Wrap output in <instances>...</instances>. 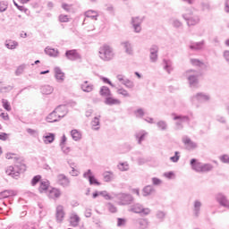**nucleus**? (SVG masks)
I'll return each mask as SVG.
<instances>
[{
  "mask_svg": "<svg viewBox=\"0 0 229 229\" xmlns=\"http://www.w3.org/2000/svg\"><path fill=\"white\" fill-rule=\"evenodd\" d=\"M116 78L118 81L122 83V85H124V87H126V89H133V87H135V83H133L132 81L124 78L123 75H117Z\"/></svg>",
  "mask_w": 229,
  "mask_h": 229,
  "instance_id": "nucleus-13",
  "label": "nucleus"
},
{
  "mask_svg": "<svg viewBox=\"0 0 229 229\" xmlns=\"http://www.w3.org/2000/svg\"><path fill=\"white\" fill-rule=\"evenodd\" d=\"M184 76L187 78L190 87L196 88L199 83V72L194 70H188L185 72Z\"/></svg>",
  "mask_w": 229,
  "mask_h": 229,
  "instance_id": "nucleus-4",
  "label": "nucleus"
},
{
  "mask_svg": "<svg viewBox=\"0 0 229 229\" xmlns=\"http://www.w3.org/2000/svg\"><path fill=\"white\" fill-rule=\"evenodd\" d=\"M152 182L154 185H160V183H162V181L157 177L152 178Z\"/></svg>",
  "mask_w": 229,
  "mask_h": 229,
  "instance_id": "nucleus-64",
  "label": "nucleus"
},
{
  "mask_svg": "<svg viewBox=\"0 0 229 229\" xmlns=\"http://www.w3.org/2000/svg\"><path fill=\"white\" fill-rule=\"evenodd\" d=\"M204 45H205V41L193 43L190 45V49H192L193 51H199L200 49H203Z\"/></svg>",
  "mask_w": 229,
  "mask_h": 229,
  "instance_id": "nucleus-33",
  "label": "nucleus"
},
{
  "mask_svg": "<svg viewBox=\"0 0 229 229\" xmlns=\"http://www.w3.org/2000/svg\"><path fill=\"white\" fill-rule=\"evenodd\" d=\"M157 126L162 131H165V130H167V123L165 121H159V122H157Z\"/></svg>",
  "mask_w": 229,
  "mask_h": 229,
  "instance_id": "nucleus-41",
  "label": "nucleus"
},
{
  "mask_svg": "<svg viewBox=\"0 0 229 229\" xmlns=\"http://www.w3.org/2000/svg\"><path fill=\"white\" fill-rule=\"evenodd\" d=\"M121 46L123 47L126 55H133V47L130 41H123L121 43Z\"/></svg>",
  "mask_w": 229,
  "mask_h": 229,
  "instance_id": "nucleus-21",
  "label": "nucleus"
},
{
  "mask_svg": "<svg viewBox=\"0 0 229 229\" xmlns=\"http://www.w3.org/2000/svg\"><path fill=\"white\" fill-rule=\"evenodd\" d=\"M85 16L88 19H92V20L98 21V17H99V14L96 11L89 10L85 13Z\"/></svg>",
  "mask_w": 229,
  "mask_h": 229,
  "instance_id": "nucleus-31",
  "label": "nucleus"
},
{
  "mask_svg": "<svg viewBox=\"0 0 229 229\" xmlns=\"http://www.w3.org/2000/svg\"><path fill=\"white\" fill-rule=\"evenodd\" d=\"M156 216L162 223V221H164V219H165V212L157 211V214H156Z\"/></svg>",
  "mask_w": 229,
  "mask_h": 229,
  "instance_id": "nucleus-47",
  "label": "nucleus"
},
{
  "mask_svg": "<svg viewBox=\"0 0 229 229\" xmlns=\"http://www.w3.org/2000/svg\"><path fill=\"white\" fill-rule=\"evenodd\" d=\"M117 94H119L120 96H123V98H130V93H128V90L120 88L117 89Z\"/></svg>",
  "mask_w": 229,
  "mask_h": 229,
  "instance_id": "nucleus-43",
  "label": "nucleus"
},
{
  "mask_svg": "<svg viewBox=\"0 0 229 229\" xmlns=\"http://www.w3.org/2000/svg\"><path fill=\"white\" fill-rule=\"evenodd\" d=\"M61 149H62L63 153H64V155L71 153V148L65 147V145H62Z\"/></svg>",
  "mask_w": 229,
  "mask_h": 229,
  "instance_id": "nucleus-58",
  "label": "nucleus"
},
{
  "mask_svg": "<svg viewBox=\"0 0 229 229\" xmlns=\"http://www.w3.org/2000/svg\"><path fill=\"white\" fill-rule=\"evenodd\" d=\"M99 194L100 196H103L105 199H112V196H110V194H108L106 191H99Z\"/></svg>",
  "mask_w": 229,
  "mask_h": 229,
  "instance_id": "nucleus-57",
  "label": "nucleus"
},
{
  "mask_svg": "<svg viewBox=\"0 0 229 229\" xmlns=\"http://www.w3.org/2000/svg\"><path fill=\"white\" fill-rule=\"evenodd\" d=\"M81 88L83 92H92V90H94V85L89 83L87 81L81 84Z\"/></svg>",
  "mask_w": 229,
  "mask_h": 229,
  "instance_id": "nucleus-28",
  "label": "nucleus"
},
{
  "mask_svg": "<svg viewBox=\"0 0 229 229\" xmlns=\"http://www.w3.org/2000/svg\"><path fill=\"white\" fill-rule=\"evenodd\" d=\"M47 123H58L60 121V117H58L57 113L54 110L47 116Z\"/></svg>",
  "mask_w": 229,
  "mask_h": 229,
  "instance_id": "nucleus-25",
  "label": "nucleus"
},
{
  "mask_svg": "<svg viewBox=\"0 0 229 229\" xmlns=\"http://www.w3.org/2000/svg\"><path fill=\"white\" fill-rule=\"evenodd\" d=\"M136 117H144V110L142 108L138 109L136 112Z\"/></svg>",
  "mask_w": 229,
  "mask_h": 229,
  "instance_id": "nucleus-60",
  "label": "nucleus"
},
{
  "mask_svg": "<svg viewBox=\"0 0 229 229\" xmlns=\"http://www.w3.org/2000/svg\"><path fill=\"white\" fill-rule=\"evenodd\" d=\"M53 90H55V89H53V86L45 85L41 87V93L45 94L46 96H49V94H53Z\"/></svg>",
  "mask_w": 229,
  "mask_h": 229,
  "instance_id": "nucleus-34",
  "label": "nucleus"
},
{
  "mask_svg": "<svg viewBox=\"0 0 229 229\" xmlns=\"http://www.w3.org/2000/svg\"><path fill=\"white\" fill-rule=\"evenodd\" d=\"M91 126H92L93 130H99V127H98V126H99V118L98 117L96 116L93 119V121L91 122Z\"/></svg>",
  "mask_w": 229,
  "mask_h": 229,
  "instance_id": "nucleus-45",
  "label": "nucleus"
},
{
  "mask_svg": "<svg viewBox=\"0 0 229 229\" xmlns=\"http://www.w3.org/2000/svg\"><path fill=\"white\" fill-rule=\"evenodd\" d=\"M146 135H148L146 131H140L139 132H136L135 137L138 140L139 144H142V140L146 139Z\"/></svg>",
  "mask_w": 229,
  "mask_h": 229,
  "instance_id": "nucleus-30",
  "label": "nucleus"
},
{
  "mask_svg": "<svg viewBox=\"0 0 229 229\" xmlns=\"http://www.w3.org/2000/svg\"><path fill=\"white\" fill-rule=\"evenodd\" d=\"M60 22H69V16L65 14L59 15Z\"/></svg>",
  "mask_w": 229,
  "mask_h": 229,
  "instance_id": "nucleus-55",
  "label": "nucleus"
},
{
  "mask_svg": "<svg viewBox=\"0 0 229 229\" xmlns=\"http://www.w3.org/2000/svg\"><path fill=\"white\" fill-rule=\"evenodd\" d=\"M210 99V96L205 94V93H197L193 98L192 101L193 103L195 101H199V103H205V101H208Z\"/></svg>",
  "mask_w": 229,
  "mask_h": 229,
  "instance_id": "nucleus-16",
  "label": "nucleus"
},
{
  "mask_svg": "<svg viewBox=\"0 0 229 229\" xmlns=\"http://www.w3.org/2000/svg\"><path fill=\"white\" fill-rule=\"evenodd\" d=\"M104 182H112L114 178V174L112 172H105L103 174Z\"/></svg>",
  "mask_w": 229,
  "mask_h": 229,
  "instance_id": "nucleus-40",
  "label": "nucleus"
},
{
  "mask_svg": "<svg viewBox=\"0 0 229 229\" xmlns=\"http://www.w3.org/2000/svg\"><path fill=\"white\" fill-rule=\"evenodd\" d=\"M150 62L153 64L157 63L158 60V54L152 53L149 55Z\"/></svg>",
  "mask_w": 229,
  "mask_h": 229,
  "instance_id": "nucleus-53",
  "label": "nucleus"
},
{
  "mask_svg": "<svg viewBox=\"0 0 229 229\" xmlns=\"http://www.w3.org/2000/svg\"><path fill=\"white\" fill-rule=\"evenodd\" d=\"M57 183L62 187H69V185H71V181L65 174H60L57 175Z\"/></svg>",
  "mask_w": 229,
  "mask_h": 229,
  "instance_id": "nucleus-15",
  "label": "nucleus"
},
{
  "mask_svg": "<svg viewBox=\"0 0 229 229\" xmlns=\"http://www.w3.org/2000/svg\"><path fill=\"white\" fill-rule=\"evenodd\" d=\"M8 8V5H6L4 3L0 2V12H6V9Z\"/></svg>",
  "mask_w": 229,
  "mask_h": 229,
  "instance_id": "nucleus-63",
  "label": "nucleus"
},
{
  "mask_svg": "<svg viewBox=\"0 0 229 229\" xmlns=\"http://www.w3.org/2000/svg\"><path fill=\"white\" fill-rule=\"evenodd\" d=\"M83 178H88L90 185H101L98 179L92 175V170L89 169L83 174Z\"/></svg>",
  "mask_w": 229,
  "mask_h": 229,
  "instance_id": "nucleus-11",
  "label": "nucleus"
},
{
  "mask_svg": "<svg viewBox=\"0 0 229 229\" xmlns=\"http://www.w3.org/2000/svg\"><path fill=\"white\" fill-rule=\"evenodd\" d=\"M47 189H49V182L48 181H42L40 182V185H39V188H38L39 192L42 193V192L47 191Z\"/></svg>",
  "mask_w": 229,
  "mask_h": 229,
  "instance_id": "nucleus-39",
  "label": "nucleus"
},
{
  "mask_svg": "<svg viewBox=\"0 0 229 229\" xmlns=\"http://www.w3.org/2000/svg\"><path fill=\"white\" fill-rule=\"evenodd\" d=\"M138 224L140 229H148V226H149V221L148 220V218L140 219L138 221Z\"/></svg>",
  "mask_w": 229,
  "mask_h": 229,
  "instance_id": "nucleus-36",
  "label": "nucleus"
},
{
  "mask_svg": "<svg viewBox=\"0 0 229 229\" xmlns=\"http://www.w3.org/2000/svg\"><path fill=\"white\" fill-rule=\"evenodd\" d=\"M55 77L57 80L58 83H62L64 82V80H65V73L62 72V69H60V67H55Z\"/></svg>",
  "mask_w": 229,
  "mask_h": 229,
  "instance_id": "nucleus-17",
  "label": "nucleus"
},
{
  "mask_svg": "<svg viewBox=\"0 0 229 229\" xmlns=\"http://www.w3.org/2000/svg\"><path fill=\"white\" fill-rule=\"evenodd\" d=\"M131 24L135 33H140L142 31V27L140 26L142 24V19L134 17L131 19Z\"/></svg>",
  "mask_w": 229,
  "mask_h": 229,
  "instance_id": "nucleus-14",
  "label": "nucleus"
},
{
  "mask_svg": "<svg viewBox=\"0 0 229 229\" xmlns=\"http://www.w3.org/2000/svg\"><path fill=\"white\" fill-rule=\"evenodd\" d=\"M174 116V121H177L175 123L176 130H182L183 129V123H189L191 119L187 115L176 114H172Z\"/></svg>",
  "mask_w": 229,
  "mask_h": 229,
  "instance_id": "nucleus-7",
  "label": "nucleus"
},
{
  "mask_svg": "<svg viewBox=\"0 0 229 229\" xmlns=\"http://www.w3.org/2000/svg\"><path fill=\"white\" fill-rule=\"evenodd\" d=\"M71 135L72 139H73L75 141L81 140V132L78 131V130H72Z\"/></svg>",
  "mask_w": 229,
  "mask_h": 229,
  "instance_id": "nucleus-37",
  "label": "nucleus"
},
{
  "mask_svg": "<svg viewBox=\"0 0 229 229\" xmlns=\"http://www.w3.org/2000/svg\"><path fill=\"white\" fill-rule=\"evenodd\" d=\"M129 210L134 214H142L143 216H149L151 214V209L149 208H144V206L139 203L131 206Z\"/></svg>",
  "mask_w": 229,
  "mask_h": 229,
  "instance_id": "nucleus-6",
  "label": "nucleus"
},
{
  "mask_svg": "<svg viewBox=\"0 0 229 229\" xmlns=\"http://www.w3.org/2000/svg\"><path fill=\"white\" fill-rule=\"evenodd\" d=\"M41 178H42V176H40V175L34 176L31 180L32 187H35V185H37V183H38V182H40Z\"/></svg>",
  "mask_w": 229,
  "mask_h": 229,
  "instance_id": "nucleus-49",
  "label": "nucleus"
},
{
  "mask_svg": "<svg viewBox=\"0 0 229 229\" xmlns=\"http://www.w3.org/2000/svg\"><path fill=\"white\" fill-rule=\"evenodd\" d=\"M149 53L150 54H158V46L157 45H152L149 48Z\"/></svg>",
  "mask_w": 229,
  "mask_h": 229,
  "instance_id": "nucleus-56",
  "label": "nucleus"
},
{
  "mask_svg": "<svg viewBox=\"0 0 229 229\" xmlns=\"http://www.w3.org/2000/svg\"><path fill=\"white\" fill-rule=\"evenodd\" d=\"M55 114H57V116L59 119H63V117H65L67 115V106H59L55 109Z\"/></svg>",
  "mask_w": 229,
  "mask_h": 229,
  "instance_id": "nucleus-18",
  "label": "nucleus"
},
{
  "mask_svg": "<svg viewBox=\"0 0 229 229\" xmlns=\"http://www.w3.org/2000/svg\"><path fill=\"white\" fill-rule=\"evenodd\" d=\"M106 208L112 214H115V212H117V208L110 202L106 204Z\"/></svg>",
  "mask_w": 229,
  "mask_h": 229,
  "instance_id": "nucleus-48",
  "label": "nucleus"
},
{
  "mask_svg": "<svg viewBox=\"0 0 229 229\" xmlns=\"http://www.w3.org/2000/svg\"><path fill=\"white\" fill-rule=\"evenodd\" d=\"M0 140H8V133L1 132L0 133Z\"/></svg>",
  "mask_w": 229,
  "mask_h": 229,
  "instance_id": "nucleus-62",
  "label": "nucleus"
},
{
  "mask_svg": "<svg viewBox=\"0 0 229 229\" xmlns=\"http://www.w3.org/2000/svg\"><path fill=\"white\" fill-rule=\"evenodd\" d=\"M6 158L8 160H13L14 166H9L6 168L5 173L8 174V176H12V178H14L17 180L19 176H21V173H24L26 171V165L22 163V159L21 157H15V154L13 153H7Z\"/></svg>",
  "mask_w": 229,
  "mask_h": 229,
  "instance_id": "nucleus-1",
  "label": "nucleus"
},
{
  "mask_svg": "<svg viewBox=\"0 0 229 229\" xmlns=\"http://www.w3.org/2000/svg\"><path fill=\"white\" fill-rule=\"evenodd\" d=\"M99 58L104 62H110V60H114L115 56V53H114V48L108 45H104L99 48Z\"/></svg>",
  "mask_w": 229,
  "mask_h": 229,
  "instance_id": "nucleus-3",
  "label": "nucleus"
},
{
  "mask_svg": "<svg viewBox=\"0 0 229 229\" xmlns=\"http://www.w3.org/2000/svg\"><path fill=\"white\" fill-rule=\"evenodd\" d=\"M10 196H17V192L13 190H5L0 192V199H4L6 198H10Z\"/></svg>",
  "mask_w": 229,
  "mask_h": 229,
  "instance_id": "nucleus-24",
  "label": "nucleus"
},
{
  "mask_svg": "<svg viewBox=\"0 0 229 229\" xmlns=\"http://www.w3.org/2000/svg\"><path fill=\"white\" fill-rule=\"evenodd\" d=\"M24 69H26L25 65H20L15 71L16 76H21L24 72Z\"/></svg>",
  "mask_w": 229,
  "mask_h": 229,
  "instance_id": "nucleus-50",
  "label": "nucleus"
},
{
  "mask_svg": "<svg viewBox=\"0 0 229 229\" xmlns=\"http://www.w3.org/2000/svg\"><path fill=\"white\" fill-rule=\"evenodd\" d=\"M2 105L4 110H6L7 112H12V106H10V102H8V100L3 98Z\"/></svg>",
  "mask_w": 229,
  "mask_h": 229,
  "instance_id": "nucleus-42",
  "label": "nucleus"
},
{
  "mask_svg": "<svg viewBox=\"0 0 229 229\" xmlns=\"http://www.w3.org/2000/svg\"><path fill=\"white\" fill-rule=\"evenodd\" d=\"M216 201L221 205V207H225V208H229V200L223 193H217L216 196Z\"/></svg>",
  "mask_w": 229,
  "mask_h": 229,
  "instance_id": "nucleus-12",
  "label": "nucleus"
},
{
  "mask_svg": "<svg viewBox=\"0 0 229 229\" xmlns=\"http://www.w3.org/2000/svg\"><path fill=\"white\" fill-rule=\"evenodd\" d=\"M80 221H81V219L80 218V216L76 214V213H72L70 216V225L71 226L76 227L78 226V225H80Z\"/></svg>",
  "mask_w": 229,
  "mask_h": 229,
  "instance_id": "nucleus-22",
  "label": "nucleus"
},
{
  "mask_svg": "<svg viewBox=\"0 0 229 229\" xmlns=\"http://www.w3.org/2000/svg\"><path fill=\"white\" fill-rule=\"evenodd\" d=\"M118 169L120 171H128V169H130V165H128V162L120 163L118 165Z\"/></svg>",
  "mask_w": 229,
  "mask_h": 229,
  "instance_id": "nucleus-44",
  "label": "nucleus"
},
{
  "mask_svg": "<svg viewBox=\"0 0 229 229\" xmlns=\"http://www.w3.org/2000/svg\"><path fill=\"white\" fill-rule=\"evenodd\" d=\"M163 65H164V70L166 71L168 74H171V72H173L174 68H173L172 60L164 59Z\"/></svg>",
  "mask_w": 229,
  "mask_h": 229,
  "instance_id": "nucleus-23",
  "label": "nucleus"
},
{
  "mask_svg": "<svg viewBox=\"0 0 229 229\" xmlns=\"http://www.w3.org/2000/svg\"><path fill=\"white\" fill-rule=\"evenodd\" d=\"M191 64H192L193 65H196L197 67H201V65H203V62L198 59H191Z\"/></svg>",
  "mask_w": 229,
  "mask_h": 229,
  "instance_id": "nucleus-54",
  "label": "nucleus"
},
{
  "mask_svg": "<svg viewBox=\"0 0 229 229\" xmlns=\"http://www.w3.org/2000/svg\"><path fill=\"white\" fill-rule=\"evenodd\" d=\"M65 56L67 60H71V62H76V60H81V55L78 53L76 49L67 50L65 52Z\"/></svg>",
  "mask_w": 229,
  "mask_h": 229,
  "instance_id": "nucleus-9",
  "label": "nucleus"
},
{
  "mask_svg": "<svg viewBox=\"0 0 229 229\" xmlns=\"http://www.w3.org/2000/svg\"><path fill=\"white\" fill-rule=\"evenodd\" d=\"M202 203L199 200H195L193 202V215L195 217H199V214H201V207Z\"/></svg>",
  "mask_w": 229,
  "mask_h": 229,
  "instance_id": "nucleus-19",
  "label": "nucleus"
},
{
  "mask_svg": "<svg viewBox=\"0 0 229 229\" xmlns=\"http://www.w3.org/2000/svg\"><path fill=\"white\" fill-rule=\"evenodd\" d=\"M182 19L187 21L188 26H196L199 24V16L193 15L192 11L189 10L187 13L182 14Z\"/></svg>",
  "mask_w": 229,
  "mask_h": 229,
  "instance_id": "nucleus-5",
  "label": "nucleus"
},
{
  "mask_svg": "<svg viewBox=\"0 0 229 229\" xmlns=\"http://www.w3.org/2000/svg\"><path fill=\"white\" fill-rule=\"evenodd\" d=\"M46 55H48V56H53L54 58H56L58 56V50L55 48H51L49 47H47L45 48Z\"/></svg>",
  "mask_w": 229,
  "mask_h": 229,
  "instance_id": "nucleus-32",
  "label": "nucleus"
},
{
  "mask_svg": "<svg viewBox=\"0 0 229 229\" xmlns=\"http://www.w3.org/2000/svg\"><path fill=\"white\" fill-rule=\"evenodd\" d=\"M170 21H171V23L174 26V28H181L182 23H181V21L179 20L172 19Z\"/></svg>",
  "mask_w": 229,
  "mask_h": 229,
  "instance_id": "nucleus-51",
  "label": "nucleus"
},
{
  "mask_svg": "<svg viewBox=\"0 0 229 229\" xmlns=\"http://www.w3.org/2000/svg\"><path fill=\"white\" fill-rule=\"evenodd\" d=\"M62 196V192H60V190L54 188L49 191L48 197L51 199H57V198H60Z\"/></svg>",
  "mask_w": 229,
  "mask_h": 229,
  "instance_id": "nucleus-26",
  "label": "nucleus"
},
{
  "mask_svg": "<svg viewBox=\"0 0 229 229\" xmlns=\"http://www.w3.org/2000/svg\"><path fill=\"white\" fill-rule=\"evenodd\" d=\"M124 225H126V219L118 218L117 226H124Z\"/></svg>",
  "mask_w": 229,
  "mask_h": 229,
  "instance_id": "nucleus-61",
  "label": "nucleus"
},
{
  "mask_svg": "<svg viewBox=\"0 0 229 229\" xmlns=\"http://www.w3.org/2000/svg\"><path fill=\"white\" fill-rule=\"evenodd\" d=\"M65 218V210L64 209V206L58 205L55 209V219L57 223H64V219Z\"/></svg>",
  "mask_w": 229,
  "mask_h": 229,
  "instance_id": "nucleus-10",
  "label": "nucleus"
},
{
  "mask_svg": "<svg viewBox=\"0 0 229 229\" xmlns=\"http://www.w3.org/2000/svg\"><path fill=\"white\" fill-rule=\"evenodd\" d=\"M99 94L100 96H104L105 98H109V96H112V92L110 91V89L106 86H103L100 89Z\"/></svg>",
  "mask_w": 229,
  "mask_h": 229,
  "instance_id": "nucleus-35",
  "label": "nucleus"
},
{
  "mask_svg": "<svg viewBox=\"0 0 229 229\" xmlns=\"http://www.w3.org/2000/svg\"><path fill=\"white\" fill-rule=\"evenodd\" d=\"M119 205H131L133 201V196L126 193H120L117 195Z\"/></svg>",
  "mask_w": 229,
  "mask_h": 229,
  "instance_id": "nucleus-8",
  "label": "nucleus"
},
{
  "mask_svg": "<svg viewBox=\"0 0 229 229\" xmlns=\"http://www.w3.org/2000/svg\"><path fill=\"white\" fill-rule=\"evenodd\" d=\"M180 152L175 151L174 156L170 157L171 162L176 163L180 160Z\"/></svg>",
  "mask_w": 229,
  "mask_h": 229,
  "instance_id": "nucleus-52",
  "label": "nucleus"
},
{
  "mask_svg": "<svg viewBox=\"0 0 229 229\" xmlns=\"http://www.w3.org/2000/svg\"><path fill=\"white\" fill-rule=\"evenodd\" d=\"M105 105H108L109 106H113V105H121V100L112 97H106L105 99Z\"/></svg>",
  "mask_w": 229,
  "mask_h": 229,
  "instance_id": "nucleus-27",
  "label": "nucleus"
},
{
  "mask_svg": "<svg viewBox=\"0 0 229 229\" xmlns=\"http://www.w3.org/2000/svg\"><path fill=\"white\" fill-rule=\"evenodd\" d=\"M191 169L196 173H209V171H212V169H214V165H212L211 164H203L198 162L196 158H192L191 160Z\"/></svg>",
  "mask_w": 229,
  "mask_h": 229,
  "instance_id": "nucleus-2",
  "label": "nucleus"
},
{
  "mask_svg": "<svg viewBox=\"0 0 229 229\" xmlns=\"http://www.w3.org/2000/svg\"><path fill=\"white\" fill-rule=\"evenodd\" d=\"M153 192V187L151 186H146L143 189V196H149Z\"/></svg>",
  "mask_w": 229,
  "mask_h": 229,
  "instance_id": "nucleus-46",
  "label": "nucleus"
},
{
  "mask_svg": "<svg viewBox=\"0 0 229 229\" xmlns=\"http://www.w3.org/2000/svg\"><path fill=\"white\" fill-rule=\"evenodd\" d=\"M221 162L224 164H229V156L228 155H224L220 157Z\"/></svg>",
  "mask_w": 229,
  "mask_h": 229,
  "instance_id": "nucleus-59",
  "label": "nucleus"
},
{
  "mask_svg": "<svg viewBox=\"0 0 229 229\" xmlns=\"http://www.w3.org/2000/svg\"><path fill=\"white\" fill-rule=\"evenodd\" d=\"M43 139H44L45 144H51L55 141V134L47 133L46 136H44Z\"/></svg>",
  "mask_w": 229,
  "mask_h": 229,
  "instance_id": "nucleus-38",
  "label": "nucleus"
},
{
  "mask_svg": "<svg viewBox=\"0 0 229 229\" xmlns=\"http://www.w3.org/2000/svg\"><path fill=\"white\" fill-rule=\"evenodd\" d=\"M5 47L7 49H17L19 47V42L12 39H8L5 41Z\"/></svg>",
  "mask_w": 229,
  "mask_h": 229,
  "instance_id": "nucleus-29",
  "label": "nucleus"
},
{
  "mask_svg": "<svg viewBox=\"0 0 229 229\" xmlns=\"http://www.w3.org/2000/svg\"><path fill=\"white\" fill-rule=\"evenodd\" d=\"M182 142L187 146L188 149H195V148H198V144L196 142L191 141V138L185 136L182 138Z\"/></svg>",
  "mask_w": 229,
  "mask_h": 229,
  "instance_id": "nucleus-20",
  "label": "nucleus"
}]
</instances>
